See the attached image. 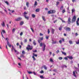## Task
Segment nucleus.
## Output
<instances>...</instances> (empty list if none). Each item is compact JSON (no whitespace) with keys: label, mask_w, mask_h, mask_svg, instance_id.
I'll return each instance as SVG.
<instances>
[{"label":"nucleus","mask_w":79,"mask_h":79,"mask_svg":"<svg viewBox=\"0 0 79 79\" xmlns=\"http://www.w3.org/2000/svg\"><path fill=\"white\" fill-rule=\"evenodd\" d=\"M27 14V13L26 11H25L24 12L23 15H24V17L25 19H27V20H28V19H29V16H27L26 15Z\"/></svg>","instance_id":"1"},{"label":"nucleus","mask_w":79,"mask_h":79,"mask_svg":"<svg viewBox=\"0 0 79 79\" xmlns=\"http://www.w3.org/2000/svg\"><path fill=\"white\" fill-rule=\"evenodd\" d=\"M55 10H49L48 12V14H53V13H55Z\"/></svg>","instance_id":"2"},{"label":"nucleus","mask_w":79,"mask_h":79,"mask_svg":"<svg viewBox=\"0 0 79 79\" xmlns=\"http://www.w3.org/2000/svg\"><path fill=\"white\" fill-rule=\"evenodd\" d=\"M64 29L66 31H71V28L68 27H64Z\"/></svg>","instance_id":"3"},{"label":"nucleus","mask_w":79,"mask_h":79,"mask_svg":"<svg viewBox=\"0 0 79 79\" xmlns=\"http://www.w3.org/2000/svg\"><path fill=\"white\" fill-rule=\"evenodd\" d=\"M43 47L44 48L43 49V51H45V47H46V45L44 43H43Z\"/></svg>","instance_id":"4"},{"label":"nucleus","mask_w":79,"mask_h":79,"mask_svg":"<svg viewBox=\"0 0 79 79\" xmlns=\"http://www.w3.org/2000/svg\"><path fill=\"white\" fill-rule=\"evenodd\" d=\"M1 25L2 26V27H5V22H2V23H1Z\"/></svg>","instance_id":"5"},{"label":"nucleus","mask_w":79,"mask_h":79,"mask_svg":"<svg viewBox=\"0 0 79 79\" xmlns=\"http://www.w3.org/2000/svg\"><path fill=\"white\" fill-rule=\"evenodd\" d=\"M72 20H76V16H74L73 17Z\"/></svg>","instance_id":"6"},{"label":"nucleus","mask_w":79,"mask_h":79,"mask_svg":"<svg viewBox=\"0 0 79 79\" xmlns=\"http://www.w3.org/2000/svg\"><path fill=\"white\" fill-rule=\"evenodd\" d=\"M67 57L68 58H69L70 60H72V59H73V58L72 56H67Z\"/></svg>","instance_id":"7"},{"label":"nucleus","mask_w":79,"mask_h":79,"mask_svg":"<svg viewBox=\"0 0 79 79\" xmlns=\"http://www.w3.org/2000/svg\"><path fill=\"white\" fill-rule=\"evenodd\" d=\"M15 48L13 46H12V49H11V52H13V50H15Z\"/></svg>","instance_id":"8"},{"label":"nucleus","mask_w":79,"mask_h":79,"mask_svg":"<svg viewBox=\"0 0 79 79\" xmlns=\"http://www.w3.org/2000/svg\"><path fill=\"white\" fill-rule=\"evenodd\" d=\"M77 25V26L79 25V20H77L76 21Z\"/></svg>","instance_id":"9"},{"label":"nucleus","mask_w":79,"mask_h":79,"mask_svg":"<svg viewBox=\"0 0 79 79\" xmlns=\"http://www.w3.org/2000/svg\"><path fill=\"white\" fill-rule=\"evenodd\" d=\"M23 24H24V22L22 21L20 22V26H22Z\"/></svg>","instance_id":"10"},{"label":"nucleus","mask_w":79,"mask_h":79,"mask_svg":"<svg viewBox=\"0 0 79 79\" xmlns=\"http://www.w3.org/2000/svg\"><path fill=\"white\" fill-rule=\"evenodd\" d=\"M33 43L34 45H36V44H37L35 42V40H34L33 42Z\"/></svg>","instance_id":"11"},{"label":"nucleus","mask_w":79,"mask_h":79,"mask_svg":"<svg viewBox=\"0 0 79 79\" xmlns=\"http://www.w3.org/2000/svg\"><path fill=\"white\" fill-rule=\"evenodd\" d=\"M29 2H26V5L27 6V7L28 8L29 7Z\"/></svg>","instance_id":"12"},{"label":"nucleus","mask_w":79,"mask_h":79,"mask_svg":"<svg viewBox=\"0 0 79 79\" xmlns=\"http://www.w3.org/2000/svg\"><path fill=\"white\" fill-rule=\"evenodd\" d=\"M40 11V9H37L35 10L36 12H39Z\"/></svg>","instance_id":"13"},{"label":"nucleus","mask_w":79,"mask_h":79,"mask_svg":"<svg viewBox=\"0 0 79 79\" xmlns=\"http://www.w3.org/2000/svg\"><path fill=\"white\" fill-rule=\"evenodd\" d=\"M61 52L62 53L63 55H66V53L65 52H63V51H61Z\"/></svg>","instance_id":"14"},{"label":"nucleus","mask_w":79,"mask_h":79,"mask_svg":"<svg viewBox=\"0 0 79 79\" xmlns=\"http://www.w3.org/2000/svg\"><path fill=\"white\" fill-rule=\"evenodd\" d=\"M22 19V18L21 17H19L17 18V19H16V20H21Z\"/></svg>","instance_id":"15"},{"label":"nucleus","mask_w":79,"mask_h":79,"mask_svg":"<svg viewBox=\"0 0 79 79\" xmlns=\"http://www.w3.org/2000/svg\"><path fill=\"white\" fill-rule=\"evenodd\" d=\"M52 34H54V32H55V29H52L51 31Z\"/></svg>","instance_id":"16"},{"label":"nucleus","mask_w":79,"mask_h":79,"mask_svg":"<svg viewBox=\"0 0 79 79\" xmlns=\"http://www.w3.org/2000/svg\"><path fill=\"white\" fill-rule=\"evenodd\" d=\"M73 75L74 76V77H76V74H75V71H74L73 72Z\"/></svg>","instance_id":"17"},{"label":"nucleus","mask_w":79,"mask_h":79,"mask_svg":"<svg viewBox=\"0 0 79 79\" xmlns=\"http://www.w3.org/2000/svg\"><path fill=\"white\" fill-rule=\"evenodd\" d=\"M40 44V47H42V46H43V45H44V43H41Z\"/></svg>","instance_id":"18"},{"label":"nucleus","mask_w":79,"mask_h":79,"mask_svg":"<svg viewBox=\"0 0 79 79\" xmlns=\"http://www.w3.org/2000/svg\"><path fill=\"white\" fill-rule=\"evenodd\" d=\"M37 1H35L34 6H37Z\"/></svg>","instance_id":"19"},{"label":"nucleus","mask_w":79,"mask_h":79,"mask_svg":"<svg viewBox=\"0 0 79 79\" xmlns=\"http://www.w3.org/2000/svg\"><path fill=\"white\" fill-rule=\"evenodd\" d=\"M33 56H34H34H35L36 57H37V55L36 54H35L34 53H33Z\"/></svg>","instance_id":"20"},{"label":"nucleus","mask_w":79,"mask_h":79,"mask_svg":"<svg viewBox=\"0 0 79 79\" xmlns=\"http://www.w3.org/2000/svg\"><path fill=\"white\" fill-rule=\"evenodd\" d=\"M20 58H24V56L23 55V54H22L20 56Z\"/></svg>","instance_id":"21"},{"label":"nucleus","mask_w":79,"mask_h":79,"mask_svg":"<svg viewBox=\"0 0 79 79\" xmlns=\"http://www.w3.org/2000/svg\"><path fill=\"white\" fill-rule=\"evenodd\" d=\"M44 69H46V70H47V68L46 66V65H44Z\"/></svg>","instance_id":"22"},{"label":"nucleus","mask_w":79,"mask_h":79,"mask_svg":"<svg viewBox=\"0 0 79 79\" xmlns=\"http://www.w3.org/2000/svg\"><path fill=\"white\" fill-rule=\"evenodd\" d=\"M24 43H26L27 42V39H25L24 40Z\"/></svg>","instance_id":"23"},{"label":"nucleus","mask_w":79,"mask_h":79,"mask_svg":"<svg viewBox=\"0 0 79 79\" xmlns=\"http://www.w3.org/2000/svg\"><path fill=\"white\" fill-rule=\"evenodd\" d=\"M69 43L70 44H73V42L71 40H69Z\"/></svg>","instance_id":"24"},{"label":"nucleus","mask_w":79,"mask_h":79,"mask_svg":"<svg viewBox=\"0 0 79 79\" xmlns=\"http://www.w3.org/2000/svg\"><path fill=\"white\" fill-rule=\"evenodd\" d=\"M8 10H9V11H12V13H13V12H15V11L14 10H12V11H11V10H10V9H9Z\"/></svg>","instance_id":"25"},{"label":"nucleus","mask_w":79,"mask_h":79,"mask_svg":"<svg viewBox=\"0 0 79 79\" xmlns=\"http://www.w3.org/2000/svg\"><path fill=\"white\" fill-rule=\"evenodd\" d=\"M65 12H66V10H65L63 9L62 11V13H64Z\"/></svg>","instance_id":"26"},{"label":"nucleus","mask_w":79,"mask_h":79,"mask_svg":"<svg viewBox=\"0 0 79 79\" xmlns=\"http://www.w3.org/2000/svg\"><path fill=\"white\" fill-rule=\"evenodd\" d=\"M32 58L33 59V60L34 61H35V60H36V59L35 58V57H34V56H32Z\"/></svg>","instance_id":"27"},{"label":"nucleus","mask_w":79,"mask_h":79,"mask_svg":"<svg viewBox=\"0 0 79 79\" xmlns=\"http://www.w3.org/2000/svg\"><path fill=\"white\" fill-rule=\"evenodd\" d=\"M74 11H75V10H74V9H72V13H73V12H74Z\"/></svg>","instance_id":"28"},{"label":"nucleus","mask_w":79,"mask_h":79,"mask_svg":"<svg viewBox=\"0 0 79 79\" xmlns=\"http://www.w3.org/2000/svg\"><path fill=\"white\" fill-rule=\"evenodd\" d=\"M31 16L32 18H35V15H34V14H32Z\"/></svg>","instance_id":"29"},{"label":"nucleus","mask_w":79,"mask_h":79,"mask_svg":"<svg viewBox=\"0 0 79 79\" xmlns=\"http://www.w3.org/2000/svg\"><path fill=\"white\" fill-rule=\"evenodd\" d=\"M52 44H56V41H55L52 42Z\"/></svg>","instance_id":"30"},{"label":"nucleus","mask_w":79,"mask_h":79,"mask_svg":"<svg viewBox=\"0 0 79 79\" xmlns=\"http://www.w3.org/2000/svg\"><path fill=\"white\" fill-rule=\"evenodd\" d=\"M68 24H70L71 23V22L70 20H68Z\"/></svg>","instance_id":"31"},{"label":"nucleus","mask_w":79,"mask_h":79,"mask_svg":"<svg viewBox=\"0 0 79 79\" xmlns=\"http://www.w3.org/2000/svg\"><path fill=\"white\" fill-rule=\"evenodd\" d=\"M2 32H3V34L5 33V30H2Z\"/></svg>","instance_id":"32"},{"label":"nucleus","mask_w":79,"mask_h":79,"mask_svg":"<svg viewBox=\"0 0 79 79\" xmlns=\"http://www.w3.org/2000/svg\"><path fill=\"white\" fill-rule=\"evenodd\" d=\"M58 59H59L60 60H61L63 59V58L62 57H59Z\"/></svg>","instance_id":"33"},{"label":"nucleus","mask_w":79,"mask_h":79,"mask_svg":"<svg viewBox=\"0 0 79 79\" xmlns=\"http://www.w3.org/2000/svg\"><path fill=\"white\" fill-rule=\"evenodd\" d=\"M59 42L60 44H62V41H61V40H59Z\"/></svg>","instance_id":"34"},{"label":"nucleus","mask_w":79,"mask_h":79,"mask_svg":"<svg viewBox=\"0 0 79 79\" xmlns=\"http://www.w3.org/2000/svg\"><path fill=\"white\" fill-rule=\"evenodd\" d=\"M22 54H23V55H24V54H25V52H24V51H23Z\"/></svg>","instance_id":"35"},{"label":"nucleus","mask_w":79,"mask_h":79,"mask_svg":"<svg viewBox=\"0 0 79 79\" xmlns=\"http://www.w3.org/2000/svg\"><path fill=\"white\" fill-rule=\"evenodd\" d=\"M5 3H6V4H7V5H9V3H8V2L7 1H6L5 2Z\"/></svg>","instance_id":"36"},{"label":"nucleus","mask_w":79,"mask_h":79,"mask_svg":"<svg viewBox=\"0 0 79 79\" xmlns=\"http://www.w3.org/2000/svg\"><path fill=\"white\" fill-rule=\"evenodd\" d=\"M62 27H60L59 28V30L60 31H61Z\"/></svg>","instance_id":"37"},{"label":"nucleus","mask_w":79,"mask_h":79,"mask_svg":"<svg viewBox=\"0 0 79 79\" xmlns=\"http://www.w3.org/2000/svg\"><path fill=\"white\" fill-rule=\"evenodd\" d=\"M63 6H61L60 9L63 10Z\"/></svg>","instance_id":"38"},{"label":"nucleus","mask_w":79,"mask_h":79,"mask_svg":"<svg viewBox=\"0 0 79 79\" xmlns=\"http://www.w3.org/2000/svg\"><path fill=\"white\" fill-rule=\"evenodd\" d=\"M15 28H14L13 30H12V32H15Z\"/></svg>","instance_id":"39"},{"label":"nucleus","mask_w":79,"mask_h":79,"mask_svg":"<svg viewBox=\"0 0 79 79\" xmlns=\"http://www.w3.org/2000/svg\"><path fill=\"white\" fill-rule=\"evenodd\" d=\"M50 61L51 62H53V60L52 58L50 59Z\"/></svg>","instance_id":"40"},{"label":"nucleus","mask_w":79,"mask_h":79,"mask_svg":"<svg viewBox=\"0 0 79 79\" xmlns=\"http://www.w3.org/2000/svg\"><path fill=\"white\" fill-rule=\"evenodd\" d=\"M59 3H60V2H57L56 3V5H59Z\"/></svg>","instance_id":"41"},{"label":"nucleus","mask_w":79,"mask_h":79,"mask_svg":"<svg viewBox=\"0 0 79 79\" xmlns=\"http://www.w3.org/2000/svg\"><path fill=\"white\" fill-rule=\"evenodd\" d=\"M23 32H21L20 34V36H22V35H23Z\"/></svg>","instance_id":"42"},{"label":"nucleus","mask_w":79,"mask_h":79,"mask_svg":"<svg viewBox=\"0 0 79 79\" xmlns=\"http://www.w3.org/2000/svg\"><path fill=\"white\" fill-rule=\"evenodd\" d=\"M64 60H68V58H67V57H64Z\"/></svg>","instance_id":"43"},{"label":"nucleus","mask_w":79,"mask_h":79,"mask_svg":"<svg viewBox=\"0 0 79 79\" xmlns=\"http://www.w3.org/2000/svg\"><path fill=\"white\" fill-rule=\"evenodd\" d=\"M1 35H2V37H3V38H4V39H5V37L3 36V34H2V32H1Z\"/></svg>","instance_id":"44"},{"label":"nucleus","mask_w":79,"mask_h":79,"mask_svg":"<svg viewBox=\"0 0 79 79\" xmlns=\"http://www.w3.org/2000/svg\"><path fill=\"white\" fill-rule=\"evenodd\" d=\"M7 44L8 45H10V43H9V42H8V40L7 41Z\"/></svg>","instance_id":"45"},{"label":"nucleus","mask_w":79,"mask_h":79,"mask_svg":"<svg viewBox=\"0 0 79 79\" xmlns=\"http://www.w3.org/2000/svg\"><path fill=\"white\" fill-rule=\"evenodd\" d=\"M42 18L43 20H45V17L44 16H42Z\"/></svg>","instance_id":"46"},{"label":"nucleus","mask_w":79,"mask_h":79,"mask_svg":"<svg viewBox=\"0 0 79 79\" xmlns=\"http://www.w3.org/2000/svg\"><path fill=\"white\" fill-rule=\"evenodd\" d=\"M59 52H60V51H59V50H58L57 51H56V53L58 54V53H59Z\"/></svg>","instance_id":"47"},{"label":"nucleus","mask_w":79,"mask_h":79,"mask_svg":"<svg viewBox=\"0 0 79 79\" xmlns=\"http://www.w3.org/2000/svg\"><path fill=\"white\" fill-rule=\"evenodd\" d=\"M76 44H79V40H78L77 41V42H76Z\"/></svg>","instance_id":"48"},{"label":"nucleus","mask_w":79,"mask_h":79,"mask_svg":"<svg viewBox=\"0 0 79 79\" xmlns=\"http://www.w3.org/2000/svg\"><path fill=\"white\" fill-rule=\"evenodd\" d=\"M40 73H41V74H42V73H44V71H43V70H41L40 72Z\"/></svg>","instance_id":"49"},{"label":"nucleus","mask_w":79,"mask_h":79,"mask_svg":"<svg viewBox=\"0 0 79 79\" xmlns=\"http://www.w3.org/2000/svg\"><path fill=\"white\" fill-rule=\"evenodd\" d=\"M48 34H49V33H50V30L49 29H48Z\"/></svg>","instance_id":"50"},{"label":"nucleus","mask_w":79,"mask_h":79,"mask_svg":"<svg viewBox=\"0 0 79 79\" xmlns=\"http://www.w3.org/2000/svg\"><path fill=\"white\" fill-rule=\"evenodd\" d=\"M40 40H43V39H44V38L43 37H42L40 38Z\"/></svg>","instance_id":"51"},{"label":"nucleus","mask_w":79,"mask_h":79,"mask_svg":"<svg viewBox=\"0 0 79 79\" xmlns=\"http://www.w3.org/2000/svg\"><path fill=\"white\" fill-rule=\"evenodd\" d=\"M53 71H54V72H56L57 71V70H56V69H54L53 70Z\"/></svg>","instance_id":"52"},{"label":"nucleus","mask_w":79,"mask_h":79,"mask_svg":"<svg viewBox=\"0 0 79 79\" xmlns=\"http://www.w3.org/2000/svg\"><path fill=\"white\" fill-rule=\"evenodd\" d=\"M38 43H39V44H40V42H41L40 40H38Z\"/></svg>","instance_id":"53"},{"label":"nucleus","mask_w":79,"mask_h":79,"mask_svg":"<svg viewBox=\"0 0 79 79\" xmlns=\"http://www.w3.org/2000/svg\"><path fill=\"white\" fill-rule=\"evenodd\" d=\"M75 35L76 36H77V35H78L77 33H76L75 34Z\"/></svg>","instance_id":"54"},{"label":"nucleus","mask_w":79,"mask_h":79,"mask_svg":"<svg viewBox=\"0 0 79 79\" xmlns=\"http://www.w3.org/2000/svg\"><path fill=\"white\" fill-rule=\"evenodd\" d=\"M40 36H42V35H43V34L41 33H40Z\"/></svg>","instance_id":"55"},{"label":"nucleus","mask_w":79,"mask_h":79,"mask_svg":"<svg viewBox=\"0 0 79 79\" xmlns=\"http://www.w3.org/2000/svg\"><path fill=\"white\" fill-rule=\"evenodd\" d=\"M31 29L32 31L33 32H34V30L32 28H31Z\"/></svg>","instance_id":"56"},{"label":"nucleus","mask_w":79,"mask_h":79,"mask_svg":"<svg viewBox=\"0 0 79 79\" xmlns=\"http://www.w3.org/2000/svg\"><path fill=\"white\" fill-rule=\"evenodd\" d=\"M28 74H31V73H32V72H28Z\"/></svg>","instance_id":"57"},{"label":"nucleus","mask_w":79,"mask_h":79,"mask_svg":"<svg viewBox=\"0 0 79 79\" xmlns=\"http://www.w3.org/2000/svg\"><path fill=\"white\" fill-rule=\"evenodd\" d=\"M61 40H62L63 42H64V38H62Z\"/></svg>","instance_id":"58"},{"label":"nucleus","mask_w":79,"mask_h":79,"mask_svg":"<svg viewBox=\"0 0 79 79\" xmlns=\"http://www.w3.org/2000/svg\"><path fill=\"white\" fill-rule=\"evenodd\" d=\"M40 78H41L42 79L44 78V77H43V76H40Z\"/></svg>","instance_id":"59"},{"label":"nucleus","mask_w":79,"mask_h":79,"mask_svg":"<svg viewBox=\"0 0 79 79\" xmlns=\"http://www.w3.org/2000/svg\"><path fill=\"white\" fill-rule=\"evenodd\" d=\"M75 21H76L75 20H72V23H74V22H75Z\"/></svg>","instance_id":"60"},{"label":"nucleus","mask_w":79,"mask_h":79,"mask_svg":"<svg viewBox=\"0 0 79 79\" xmlns=\"http://www.w3.org/2000/svg\"><path fill=\"white\" fill-rule=\"evenodd\" d=\"M27 49L28 50H30V48L27 47Z\"/></svg>","instance_id":"61"},{"label":"nucleus","mask_w":79,"mask_h":79,"mask_svg":"<svg viewBox=\"0 0 79 79\" xmlns=\"http://www.w3.org/2000/svg\"><path fill=\"white\" fill-rule=\"evenodd\" d=\"M46 39H48V36H46Z\"/></svg>","instance_id":"62"},{"label":"nucleus","mask_w":79,"mask_h":79,"mask_svg":"<svg viewBox=\"0 0 79 79\" xmlns=\"http://www.w3.org/2000/svg\"><path fill=\"white\" fill-rule=\"evenodd\" d=\"M33 52H37V50H35V51H33Z\"/></svg>","instance_id":"63"},{"label":"nucleus","mask_w":79,"mask_h":79,"mask_svg":"<svg viewBox=\"0 0 79 79\" xmlns=\"http://www.w3.org/2000/svg\"><path fill=\"white\" fill-rule=\"evenodd\" d=\"M62 23H65V21H64L63 20H62Z\"/></svg>","instance_id":"64"}]
</instances>
